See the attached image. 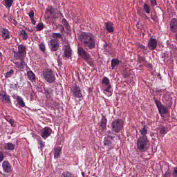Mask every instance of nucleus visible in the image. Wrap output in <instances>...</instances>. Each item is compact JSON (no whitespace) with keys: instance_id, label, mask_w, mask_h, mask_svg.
Masks as SVG:
<instances>
[{"instance_id":"f257e3e1","label":"nucleus","mask_w":177,"mask_h":177,"mask_svg":"<svg viewBox=\"0 0 177 177\" xmlns=\"http://www.w3.org/2000/svg\"><path fill=\"white\" fill-rule=\"evenodd\" d=\"M80 39L82 45H83L86 49H94L96 46L95 38L89 33H82Z\"/></svg>"},{"instance_id":"f03ea898","label":"nucleus","mask_w":177,"mask_h":177,"mask_svg":"<svg viewBox=\"0 0 177 177\" xmlns=\"http://www.w3.org/2000/svg\"><path fill=\"white\" fill-rule=\"evenodd\" d=\"M150 147V141L147 139V136H141L137 140V149L140 153L147 151Z\"/></svg>"},{"instance_id":"7ed1b4c3","label":"nucleus","mask_w":177,"mask_h":177,"mask_svg":"<svg viewBox=\"0 0 177 177\" xmlns=\"http://www.w3.org/2000/svg\"><path fill=\"white\" fill-rule=\"evenodd\" d=\"M103 92L106 96H111L113 95V89L111 84H110V80L107 77H104L102 81Z\"/></svg>"},{"instance_id":"20e7f679","label":"nucleus","mask_w":177,"mask_h":177,"mask_svg":"<svg viewBox=\"0 0 177 177\" xmlns=\"http://www.w3.org/2000/svg\"><path fill=\"white\" fill-rule=\"evenodd\" d=\"M111 127L112 132L118 133V132L122 131V128H124V120H122V119H116L112 122Z\"/></svg>"},{"instance_id":"39448f33","label":"nucleus","mask_w":177,"mask_h":177,"mask_svg":"<svg viewBox=\"0 0 177 177\" xmlns=\"http://www.w3.org/2000/svg\"><path fill=\"white\" fill-rule=\"evenodd\" d=\"M24 55H26V46L21 44L18 46V51L15 52L14 57L17 60V59H21Z\"/></svg>"},{"instance_id":"423d86ee","label":"nucleus","mask_w":177,"mask_h":177,"mask_svg":"<svg viewBox=\"0 0 177 177\" xmlns=\"http://www.w3.org/2000/svg\"><path fill=\"white\" fill-rule=\"evenodd\" d=\"M44 77L47 81V82H49L50 84H52L53 82H55V75L53 74V71L52 70H47L44 73Z\"/></svg>"},{"instance_id":"0eeeda50","label":"nucleus","mask_w":177,"mask_h":177,"mask_svg":"<svg viewBox=\"0 0 177 177\" xmlns=\"http://www.w3.org/2000/svg\"><path fill=\"white\" fill-rule=\"evenodd\" d=\"M63 50H64V59H68L71 57L72 52L71 48L70 47V44L68 41H66L65 44L63 46Z\"/></svg>"},{"instance_id":"6e6552de","label":"nucleus","mask_w":177,"mask_h":177,"mask_svg":"<svg viewBox=\"0 0 177 177\" xmlns=\"http://www.w3.org/2000/svg\"><path fill=\"white\" fill-rule=\"evenodd\" d=\"M153 100L155 102V104H156L160 114H167V113H168L167 108L162 105L161 102H160L158 100L156 99V97L153 98Z\"/></svg>"},{"instance_id":"1a4fd4ad","label":"nucleus","mask_w":177,"mask_h":177,"mask_svg":"<svg viewBox=\"0 0 177 177\" xmlns=\"http://www.w3.org/2000/svg\"><path fill=\"white\" fill-rule=\"evenodd\" d=\"M77 53L79 56H81L82 59L83 60H89V58L91 57V55H89V53L84 49L83 47H78L77 48Z\"/></svg>"},{"instance_id":"9d476101","label":"nucleus","mask_w":177,"mask_h":177,"mask_svg":"<svg viewBox=\"0 0 177 177\" xmlns=\"http://www.w3.org/2000/svg\"><path fill=\"white\" fill-rule=\"evenodd\" d=\"M48 45L52 52H56L59 49V41L57 39H53L50 40Z\"/></svg>"},{"instance_id":"9b49d317","label":"nucleus","mask_w":177,"mask_h":177,"mask_svg":"<svg viewBox=\"0 0 177 177\" xmlns=\"http://www.w3.org/2000/svg\"><path fill=\"white\" fill-rule=\"evenodd\" d=\"M52 134V129L49 127H45L44 129H42L41 133V136L43 138V139H48L49 136Z\"/></svg>"},{"instance_id":"f8f14e48","label":"nucleus","mask_w":177,"mask_h":177,"mask_svg":"<svg viewBox=\"0 0 177 177\" xmlns=\"http://www.w3.org/2000/svg\"><path fill=\"white\" fill-rule=\"evenodd\" d=\"M0 100L3 103H10V97L5 91H0Z\"/></svg>"},{"instance_id":"ddd939ff","label":"nucleus","mask_w":177,"mask_h":177,"mask_svg":"<svg viewBox=\"0 0 177 177\" xmlns=\"http://www.w3.org/2000/svg\"><path fill=\"white\" fill-rule=\"evenodd\" d=\"M2 167L4 172L6 174H9V172H12V165L9 162V161L6 160L2 163Z\"/></svg>"},{"instance_id":"4468645a","label":"nucleus","mask_w":177,"mask_h":177,"mask_svg":"<svg viewBox=\"0 0 177 177\" xmlns=\"http://www.w3.org/2000/svg\"><path fill=\"white\" fill-rule=\"evenodd\" d=\"M148 48L151 50H154L157 48V39L154 38H150L148 43Z\"/></svg>"},{"instance_id":"2eb2a0df","label":"nucleus","mask_w":177,"mask_h":177,"mask_svg":"<svg viewBox=\"0 0 177 177\" xmlns=\"http://www.w3.org/2000/svg\"><path fill=\"white\" fill-rule=\"evenodd\" d=\"M0 35L3 38V39H10V35L9 33V30L6 28H1L0 31Z\"/></svg>"},{"instance_id":"dca6fc26","label":"nucleus","mask_w":177,"mask_h":177,"mask_svg":"<svg viewBox=\"0 0 177 177\" xmlns=\"http://www.w3.org/2000/svg\"><path fill=\"white\" fill-rule=\"evenodd\" d=\"M170 30L172 32H176L177 31V19L175 18L171 19L170 21Z\"/></svg>"},{"instance_id":"f3484780","label":"nucleus","mask_w":177,"mask_h":177,"mask_svg":"<svg viewBox=\"0 0 177 177\" xmlns=\"http://www.w3.org/2000/svg\"><path fill=\"white\" fill-rule=\"evenodd\" d=\"M15 147H16V145L11 142L5 143L3 145L4 150H6L8 151H13Z\"/></svg>"},{"instance_id":"a211bd4d","label":"nucleus","mask_w":177,"mask_h":177,"mask_svg":"<svg viewBox=\"0 0 177 177\" xmlns=\"http://www.w3.org/2000/svg\"><path fill=\"white\" fill-rule=\"evenodd\" d=\"M73 93L75 97H82V93H81V88L78 86H75L73 89Z\"/></svg>"},{"instance_id":"6ab92c4d","label":"nucleus","mask_w":177,"mask_h":177,"mask_svg":"<svg viewBox=\"0 0 177 177\" xmlns=\"http://www.w3.org/2000/svg\"><path fill=\"white\" fill-rule=\"evenodd\" d=\"M28 78L31 82H35L37 77H35V74L33 73L32 71H28L27 73Z\"/></svg>"},{"instance_id":"aec40b11","label":"nucleus","mask_w":177,"mask_h":177,"mask_svg":"<svg viewBox=\"0 0 177 177\" xmlns=\"http://www.w3.org/2000/svg\"><path fill=\"white\" fill-rule=\"evenodd\" d=\"M104 146L109 150H111V149H113V143H111V141L110 140H106L104 139Z\"/></svg>"},{"instance_id":"412c9836","label":"nucleus","mask_w":177,"mask_h":177,"mask_svg":"<svg viewBox=\"0 0 177 177\" xmlns=\"http://www.w3.org/2000/svg\"><path fill=\"white\" fill-rule=\"evenodd\" d=\"M62 154V148L60 147H56L54 152V158H60Z\"/></svg>"},{"instance_id":"4be33fe9","label":"nucleus","mask_w":177,"mask_h":177,"mask_svg":"<svg viewBox=\"0 0 177 177\" xmlns=\"http://www.w3.org/2000/svg\"><path fill=\"white\" fill-rule=\"evenodd\" d=\"M17 102L20 107H26V103L24 102L23 97L17 96Z\"/></svg>"},{"instance_id":"5701e85b","label":"nucleus","mask_w":177,"mask_h":177,"mask_svg":"<svg viewBox=\"0 0 177 177\" xmlns=\"http://www.w3.org/2000/svg\"><path fill=\"white\" fill-rule=\"evenodd\" d=\"M106 136L104 139L108 140H114V136H113V133H111V131L109 130L106 133Z\"/></svg>"},{"instance_id":"b1692460","label":"nucleus","mask_w":177,"mask_h":177,"mask_svg":"<svg viewBox=\"0 0 177 177\" xmlns=\"http://www.w3.org/2000/svg\"><path fill=\"white\" fill-rule=\"evenodd\" d=\"M106 28L109 32H113L114 29L113 28V23L108 22L106 24Z\"/></svg>"},{"instance_id":"393cba45","label":"nucleus","mask_w":177,"mask_h":177,"mask_svg":"<svg viewBox=\"0 0 177 177\" xmlns=\"http://www.w3.org/2000/svg\"><path fill=\"white\" fill-rule=\"evenodd\" d=\"M107 127V120L104 119V120H102L100 125V129L104 130V129Z\"/></svg>"},{"instance_id":"a878e982","label":"nucleus","mask_w":177,"mask_h":177,"mask_svg":"<svg viewBox=\"0 0 177 177\" xmlns=\"http://www.w3.org/2000/svg\"><path fill=\"white\" fill-rule=\"evenodd\" d=\"M120 64V60L118 59H113L111 61V67L113 69H114V67L116 66H118Z\"/></svg>"},{"instance_id":"bb28decb","label":"nucleus","mask_w":177,"mask_h":177,"mask_svg":"<svg viewBox=\"0 0 177 177\" xmlns=\"http://www.w3.org/2000/svg\"><path fill=\"white\" fill-rule=\"evenodd\" d=\"M6 8H12V5H13V0H4Z\"/></svg>"},{"instance_id":"cd10ccee","label":"nucleus","mask_w":177,"mask_h":177,"mask_svg":"<svg viewBox=\"0 0 177 177\" xmlns=\"http://www.w3.org/2000/svg\"><path fill=\"white\" fill-rule=\"evenodd\" d=\"M20 35L21 36V38L24 39H27L28 38V35L27 34V32L24 30H21L20 31Z\"/></svg>"},{"instance_id":"c85d7f7f","label":"nucleus","mask_w":177,"mask_h":177,"mask_svg":"<svg viewBox=\"0 0 177 177\" xmlns=\"http://www.w3.org/2000/svg\"><path fill=\"white\" fill-rule=\"evenodd\" d=\"M140 133L142 136H146V135H147V129L145 126L140 130Z\"/></svg>"},{"instance_id":"c756f323","label":"nucleus","mask_w":177,"mask_h":177,"mask_svg":"<svg viewBox=\"0 0 177 177\" xmlns=\"http://www.w3.org/2000/svg\"><path fill=\"white\" fill-rule=\"evenodd\" d=\"M37 31H41V30H44V24L39 23L36 26Z\"/></svg>"},{"instance_id":"7c9ffc66","label":"nucleus","mask_w":177,"mask_h":177,"mask_svg":"<svg viewBox=\"0 0 177 177\" xmlns=\"http://www.w3.org/2000/svg\"><path fill=\"white\" fill-rule=\"evenodd\" d=\"M19 59H21V63L19 64V68H24L26 67V62H24L23 57Z\"/></svg>"},{"instance_id":"2f4dec72","label":"nucleus","mask_w":177,"mask_h":177,"mask_svg":"<svg viewBox=\"0 0 177 177\" xmlns=\"http://www.w3.org/2000/svg\"><path fill=\"white\" fill-rule=\"evenodd\" d=\"M15 71L13 70H10V71L6 73V78H10L12 75L14 74Z\"/></svg>"},{"instance_id":"473e14b6","label":"nucleus","mask_w":177,"mask_h":177,"mask_svg":"<svg viewBox=\"0 0 177 177\" xmlns=\"http://www.w3.org/2000/svg\"><path fill=\"white\" fill-rule=\"evenodd\" d=\"M144 10L146 12V13L149 15V13H150V7L149 6V5L144 4Z\"/></svg>"},{"instance_id":"72a5a7b5","label":"nucleus","mask_w":177,"mask_h":177,"mask_svg":"<svg viewBox=\"0 0 177 177\" xmlns=\"http://www.w3.org/2000/svg\"><path fill=\"white\" fill-rule=\"evenodd\" d=\"M38 143H39V146H40V149H41V150H42V149L44 148V147H45V142H44L42 140H38Z\"/></svg>"},{"instance_id":"f704fd0d","label":"nucleus","mask_w":177,"mask_h":177,"mask_svg":"<svg viewBox=\"0 0 177 177\" xmlns=\"http://www.w3.org/2000/svg\"><path fill=\"white\" fill-rule=\"evenodd\" d=\"M53 38H62V34L60 33H53Z\"/></svg>"},{"instance_id":"c9c22d12","label":"nucleus","mask_w":177,"mask_h":177,"mask_svg":"<svg viewBox=\"0 0 177 177\" xmlns=\"http://www.w3.org/2000/svg\"><path fill=\"white\" fill-rule=\"evenodd\" d=\"M86 62H87L88 64H89V66H91V67H93L94 64H93V60L91 59V57L88 58V60H85Z\"/></svg>"},{"instance_id":"e433bc0d","label":"nucleus","mask_w":177,"mask_h":177,"mask_svg":"<svg viewBox=\"0 0 177 177\" xmlns=\"http://www.w3.org/2000/svg\"><path fill=\"white\" fill-rule=\"evenodd\" d=\"M39 48L41 52H45V44L44 43H41L39 44Z\"/></svg>"},{"instance_id":"4c0bfd02","label":"nucleus","mask_w":177,"mask_h":177,"mask_svg":"<svg viewBox=\"0 0 177 177\" xmlns=\"http://www.w3.org/2000/svg\"><path fill=\"white\" fill-rule=\"evenodd\" d=\"M160 133L161 135H165V133H167V129L165 127H162L160 129Z\"/></svg>"},{"instance_id":"58836bf2","label":"nucleus","mask_w":177,"mask_h":177,"mask_svg":"<svg viewBox=\"0 0 177 177\" xmlns=\"http://www.w3.org/2000/svg\"><path fill=\"white\" fill-rule=\"evenodd\" d=\"M131 75V73L129 72H124L123 73V77L124 78H129V77Z\"/></svg>"},{"instance_id":"ea45409f","label":"nucleus","mask_w":177,"mask_h":177,"mask_svg":"<svg viewBox=\"0 0 177 177\" xmlns=\"http://www.w3.org/2000/svg\"><path fill=\"white\" fill-rule=\"evenodd\" d=\"M34 15L35 14L33 10L30 11V12L28 13L30 19H34Z\"/></svg>"},{"instance_id":"a19ab883","label":"nucleus","mask_w":177,"mask_h":177,"mask_svg":"<svg viewBox=\"0 0 177 177\" xmlns=\"http://www.w3.org/2000/svg\"><path fill=\"white\" fill-rule=\"evenodd\" d=\"M173 177H177V167L174 168Z\"/></svg>"},{"instance_id":"79ce46f5","label":"nucleus","mask_w":177,"mask_h":177,"mask_svg":"<svg viewBox=\"0 0 177 177\" xmlns=\"http://www.w3.org/2000/svg\"><path fill=\"white\" fill-rule=\"evenodd\" d=\"M62 177H72V176L71 173L65 172L62 174Z\"/></svg>"},{"instance_id":"37998d69","label":"nucleus","mask_w":177,"mask_h":177,"mask_svg":"<svg viewBox=\"0 0 177 177\" xmlns=\"http://www.w3.org/2000/svg\"><path fill=\"white\" fill-rule=\"evenodd\" d=\"M3 152L0 151V162H2L3 161Z\"/></svg>"},{"instance_id":"c03bdc74","label":"nucleus","mask_w":177,"mask_h":177,"mask_svg":"<svg viewBox=\"0 0 177 177\" xmlns=\"http://www.w3.org/2000/svg\"><path fill=\"white\" fill-rule=\"evenodd\" d=\"M13 63L17 68H20V64L18 62L14 61Z\"/></svg>"},{"instance_id":"a18cd8bd","label":"nucleus","mask_w":177,"mask_h":177,"mask_svg":"<svg viewBox=\"0 0 177 177\" xmlns=\"http://www.w3.org/2000/svg\"><path fill=\"white\" fill-rule=\"evenodd\" d=\"M155 91L157 93H161L164 92V89H160V88H156Z\"/></svg>"},{"instance_id":"49530a36","label":"nucleus","mask_w":177,"mask_h":177,"mask_svg":"<svg viewBox=\"0 0 177 177\" xmlns=\"http://www.w3.org/2000/svg\"><path fill=\"white\" fill-rule=\"evenodd\" d=\"M8 122L10 124V125H12V127H14L15 125V120H12L10 119Z\"/></svg>"},{"instance_id":"de8ad7c7","label":"nucleus","mask_w":177,"mask_h":177,"mask_svg":"<svg viewBox=\"0 0 177 177\" xmlns=\"http://www.w3.org/2000/svg\"><path fill=\"white\" fill-rule=\"evenodd\" d=\"M151 3L153 6H156L157 5V1L156 0H151Z\"/></svg>"},{"instance_id":"09e8293b","label":"nucleus","mask_w":177,"mask_h":177,"mask_svg":"<svg viewBox=\"0 0 177 177\" xmlns=\"http://www.w3.org/2000/svg\"><path fill=\"white\" fill-rule=\"evenodd\" d=\"M163 177H171V174H169V171H167V172L164 174Z\"/></svg>"},{"instance_id":"8fccbe9b","label":"nucleus","mask_w":177,"mask_h":177,"mask_svg":"<svg viewBox=\"0 0 177 177\" xmlns=\"http://www.w3.org/2000/svg\"><path fill=\"white\" fill-rule=\"evenodd\" d=\"M62 23H64V24H65V26H68V23H67V20L66 19H62Z\"/></svg>"},{"instance_id":"3c124183","label":"nucleus","mask_w":177,"mask_h":177,"mask_svg":"<svg viewBox=\"0 0 177 177\" xmlns=\"http://www.w3.org/2000/svg\"><path fill=\"white\" fill-rule=\"evenodd\" d=\"M30 19H31V21H32V23L33 24V25L35 26V23H37V22L35 21V19H34V18H30Z\"/></svg>"},{"instance_id":"603ef678","label":"nucleus","mask_w":177,"mask_h":177,"mask_svg":"<svg viewBox=\"0 0 177 177\" xmlns=\"http://www.w3.org/2000/svg\"><path fill=\"white\" fill-rule=\"evenodd\" d=\"M140 49H146V47L142 44L140 45Z\"/></svg>"},{"instance_id":"864d4df0","label":"nucleus","mask_w":177,"mask_h":177,"mask_svg":"<svg viewBox=\"0 0 177 177\" xmlns=\"http://www.w3.org/2000/svg\"><path fill=\"white\" fill-rule=\"evenodd\" d=\"M46 92H47V93H48V95H50V93H52V91H47Z\"/></svg>"},{"instance_id":"5fc2aeb1","label":"nucleus","mask_w":177,"mask_h":177,"mask_svg":"<svg viewBox=\"0 0 177 177\" xmlns=\"http://www.w3.org/2000/svg\"><path fill=\"white\" fill-rule=\"evenodd\" d=\"M140 60H142V62H145V58L140 57Z\"/></svg>"},{"instance_id":"6e6d98bb","label":"nucleus","mask_w":177,"mask_h":177,"mask_svg":"<svg viewBox=\"0 0 177 177\" xmlns=\"http://www.w3.org/2000/svg\"><path fill=\"white\" fill-rule=\"evenodd\" d=\"M15 88H17V82L16 84H15Z\"/></svg>"},{"instance_id":"4d7b16f0","label":"nucleus","mask_w":177,"mask_h":177,"mask_svg":"<svg viewBox=\"0 0 177 177\" xmlns=\"http://www.w3.org/2000/svg\"><path fill=\"white\" fill-rule=\"evenodd\" d=\"M146 19H149V17H146Z\"/></svg>"}]
</instances>
